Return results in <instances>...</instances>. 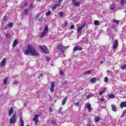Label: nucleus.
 <instances>
[{"instance_id": "obj_14", "label": "nucleus", "mask_w": 126, "mask_h": 126, "mask_svg": "<svg viewBox=\"0 0 126 126\" xmlns=\"http://www.w3.org/2000/svg\"><path fill=\"white\" fill-rule=\"evenodd\" d=\"M120 107L121 108H124V107H126V101L121 102Z\"/></svg>"}, {"instance_id": "obj_40", "label": "nucleus", "mask_w": 126, "mask_h": 126, "mask_svg": "<svg viewBox=\"0 0 126 126\" xmlns=\"http://www.w3.org/2000/svg\"><path fill=\"white\" fill-rule=\"evenodd\" d=\"M60 3H56L55 5H54V6L57 7L58 6H60Z\"/></svg>"}, {"instance_id": "obj_12", "label": "nucleus", "mask_w": 126, "mask_h": 126, "mask_svg": "<svg viewBox=\"0 0 126 126\" xmlns=\"http://www.w3.org/2000/svg\"><path fill=\"white\" fill-rule=\"evenodd\" d=\"M86 106H87L88 111H89V112H91V111H92V108L91 107V104L89 103H86Z\"/></svg>"}, {"instance_id": "obj_35", "label": "nucleus", "mask_w": 126, "mask_h": 126, "mask_svg": "<svg viewBox=\"0 0 126 126\" xmlns=\"http://www.w3.org/2000/svg\"><path fill=\"white\" fill-rule=\"evenodd\" d=\"M60 74H61L62 76H63L64 75V72L63 71H60Z\"/></svg>"}, {"instance_id": "obj_44", "label": "nucleus", "mask_w": 126, "mask_h": 126, "mask_svg": "<svg viewBox=\"0 0 126 126\" xmlns=\"http://www.w3.org/2000/svg\"><path fill=\"white\" fill-rule=\"evenodd\" d=\"M33 7V4H30V6H29V8H32Z\"/></svg>"}, {"instance_id": "obj_1", "label": "nucleus", "mask_w": 126, "mask_h": 126, "mask_svg": "<svg viewBox=\"0 0 126 126\" xmlns=\"http://www.w3.org/2000/svg\"><path fill=\"white\" fill-rule=\"evenodd\" d=\"M24 54L26 56H39L38 52L36 51V49L32 45H28V49L24 51Z\"/></svg>"}, {"instance_id": "obj_47", "label": "nucleus", "mask_w": 126, "mask_h": 126, "mask_svg": "<svg viewBox=\"0 0 126 126\" xmlns=\"http://www.w3.org/2000/svg\"><path fill=\"white\" fill-rule=\"evenodd\" d=\"M105 101V99L103 98H102L101 99H100V101L103 102Z\"/></svg>"}, {"instance_id": "obj_24", "label": "nucleus", "mask_w": 126, "mask_h": 126, "mask_svg": "<svg viewBox=\"0 0 126 126\" xmlns=\"http://www.w3.org/2000/svg\"><path fill=\"white\" fill-rule=\"evenodd\" d=\"M96 80H97V79L96 78L94 77V78H93L92 79H91L90 81L91 83H94L95 82Z\"/></svg>"}, {"instance_id": "obj_56", "label": "nucleus", "mask_w": 126, "mask_h": 126, "mask_svg": "<svg viewBox=\"0 0 126 126\" xmlns=\"http://www.w3.org/2000/svg\"><path fill=\"white\" fill-rule=\"evenodd\" d=\"M7 29V27H4V30H6Z\"/></svg>"}, {"instance_id": "obj_2", "label": "nucleus", "mask_w": 126, "mask_h": 126, "mask_svg": "<svg viewBox=\"0 0 126 126\" xmlns=\"http://www.w3.org/2000/svg\"><path fill=\"white\" fill-rule=\"evenodd\" d=\"M39 48H40L41 50H42L43 53L45 54H49V51L46 46L40 45L39 46Z\"/></svg>"}, {"instance_id": "obj_11", "label": "nucleus", "mask_w": 126, "mask_h": 126, "mask_svg": "<svg viewBox=\"0 0 126 126\" xmlns=\"http://www.w3.org/2000/svg\"><path fill=\"white\" fill-rule=\"evenodd\" d=\"M82 50H83L82 47H79V46H76L75 47H74V49H73V51H74V52H76L77 50L81 51Z\"/></svg>"}, {"instance_id": "obj_53", "label": "nucleus", "mask_w": 126, "mask_h": 126, "mask_svg": "<svg viewBox=\"0 0 126 126\" xmlns=\"http://www.w3.org/2000/svg\"><path fill=\"white\" fill-rule=\"evenodd\" d=\"M63 0H58V2L60 3L61 1H63Z\"/></svg>"}, {"instance_id": "obj_5", "label": "nucleus", "mask_w": 126, "mask_h": 126, "mask_svg": "<svg viewBox=\"0 0 126 126\" xmlns=\"http://www.w3.org/2000/svg\"><path fill=\"white\" fill-rule=\"evenodd\" d=\"M55 82H52L51 86H50V92L54 93L55 92Z\"/></svg>"}, {"instance_id": "obj_32", "label": "nucleus", "mask_w": 126, "mask_h": 126, "mask_svg": "<svg viewBox=\"0 0 126 126\" xmlns=\"http://www.w3.org/2000/svg\"><path fill=\"white\" fill-rule=\"evenodd\" d=\"M10 36H11V35H10V33H8L6 34V38L8 39L10 37Z\"/></svg>"}, {"instance_id": "obj_22", "label": "nucleus", "mask_w": 126, "mask_h": 126, "mask_svg": "<svg viewBox=\"0 0 126 126\" xmlns=\"http://www.w3.org/2000/svg\"><path fill=\"white\" fill-rule=\"evenodd\" d=\"M9 78L8 77H6L5 79H4L3 80V84L5 85L7 84V81H8Z\"/></svg>"}, {"instance_id": "obj_43", "label": "nucleus", "mask_w": 126, "mask_h": 126, "mask_svg": "<svg viewBox=\"0 0 126 126\" xmlns=\"http://www.w3.org/2000/svg\"><path fill=\"white\" fill-rule=\"evenodd\" d=\"M80 103L79 102H76L75 103V105L76 106H78L79 105V104H80Z\"/></svg>"}, {"instance_id": "obj_16", "label": "nucleus", "mask_w": 126, "mask_h": 126, "mask_svg": "<svg viewBox=\"0 0 126 126\" xmlns=\"http://www.w3.org/2000/svg\"><path fill=\"white\" fill-rule=\"evenodd\" d=\"M111 110H112L113 112H117V107L114 104L111 105Z\"/></svg>"}, {"instance_id": "obj_27", "label": "nucleus", "mask_w": 126, "mask_h": 126, "mask_svg": "<svg viewBox=\"0 0 126 126\" xmlns=\"http://www.w3.org/2000/svg\"><path fill=\"white\" fill-rule=\"evenodd\" d=\"M51 11H48V12H47L46 13V16H48L51 15Z\"/></svg>"}, {"instance_id": "obj_59", "label": "nucleus", "mask_w": 126, "mask_h": 126, "mask_svg": "<svg viewBox=\"0 0 126 126\" xmlns=\"http://www.w3.org/2000/svg\"><path fill=\"white\" fill-rule=\"evenodd\" d=\"M67 23H66V24H67Z\"/></svg>"}, {"instance_id": "obj_39", "label": "nucleus", "mask_w": 126, "mask_h": 126, "mask_svg": "<svg viewBox=\"0 0 126 126\" xmlns=\"http://www.w3.org/2000/svg\"><path fill=\"white\" fill-rule=\"evenodd\" d=\"M51 58H50L49 57H46V61H47L49 62L50 61H51Z\"/></svg>"}, {"instance_id": "obj_55", "label": "nucleus", "mask_w": 126, "mask_h": 126, "mask_svg": "<svg viewBox=\"0 0 126 126\" xmlns=\"http://www.w3.org/2000/svg\"><path fill=\"white\" fill-rule=\"evenodd\" d=\"M62 110V107L60 108L59 111H61Z\"/></svg>"}, {"instance_id": "obj_34", "label": "nucleus", "mask_w": 126, "mask_h": 126, "mask_svg": "<svg viewBox=\"0 0 126 126\" xmlns=\"http://www.w3.org/2000/svg\"><path fill=\"white\" fill-rule=\"evenodd\" d=\"M8 27H13V23L12 22L9 23V25H7Z\"/></svg>"}, {"instance_id": "obj_57", "label": "nucleus", "mask_w": 126, "mask_h": 126, "mask_svg": "<svg viewBox=\"0 0 126 126\" xmlns=\"http://www.w3.org/2000/svg\"><path fill=\"white\" fill-rule=\"evenodd\" d=\"M105 58H103V61H105Z\"/></svg>"}, {"instance_id": "obj_19", "label": "nucleus", "mask_w": 126, "mask_h": 126, "mask_svg": "<svg viewBox=\"0 0 126 126\" xmlns=\"http://www.w3.org/2000/svg\"><path fill=\"white\" fill-rule=\"evenodd\" d=\"M13 112H14L13 108L11 107V108H10V110L9 111V116H10L11 115H12V114L13 113Z\"/></svg>"}, {"instance_id": "obj_48", "label": "nucleus", "mask_w": 126, "mask_h": 126, "mask_svg": "<svg viewBox=\"0 0 126 126\" xmlns=\"http://www.w3.org/2000/svg\"><path fill=\"white\" fill-rule=\"evenodd\" d=\"M39 17H40V15H36V16H35V19H38V18Z\"/></svg>"}, {"instance_id": "obj_15", "label": "nucleus", "mask_w": 126, "mask_h": 126, "mask_svg": "<svg viewBox=\"0 0 126 126\" xmlns=\"http://www.w3.org/2000/svg\"><path fill=\"white\" fill-rule=\"evenodd\" d=\"M18 44V41L17 39H15L13 41V45H12L13 48L16 47V45Z\"/></svg>"}, {"instance_id": "obj_28", "label": "nucleus", "mask_w": 126, "mask_h": 126, "mask_svg": "<svg viewBox=\"0 0 126 126\" xmlns=\"http://www.w3.org/2000/svg\"><path fill=\"white\" fill-rule=\"evenodd\" d=\"M94 25L95 26H98L99 25V21H94Z\"/></svg>"}, {"instance_id": "obj_13", "label": "nucleus", "mask_w": 126, "mask_h": 126, "mask_svg": "<svg viewBox=\"0 0 126 126\" xmlns=\"http://www.w3.org/2000/svg\"><path fill=\"white\" fill-rule=\"evenodd\" d=\"M65 49H66V48L64 47V46H63L62 44L58 45V46H57L58 50H64Z\"/></svg>"}, {"instance_id": "obj_4", "label": "nucleus", "mask_w": 126, "mask_h": 126, "mask_svg": "<svg viewBox=\"0 0 126 126\" xmlns=\"http://www.w3.org/2000/svg\"><path fill=\"white\" fill-rule=\"evenodd\" d=\"M16 114H14L11 118V119H10V124H11V125L14 124V123H16Z\"/></svg>"}, {"instance_id": "obj_9", "label": "nucleus", "mask_w": 126, "mask_h": 126, "mask_svg": "<svg viewBox=\"0 0 126 126\" xmlns=\"http://www.w3.org/2000/svg\"><path fill=\"white\" fill-rule=\"evenodd\" d=\"M6 63V59L3 58L2 59L1 63H0V66L3 67L5 66V64Z\"/></svg>"}, {"instance_id": "obj_42", "label": "nucleus", "mask_w": 126, "mask_h": 126, "mask_svg": "<svg viewBox=\"0 0 126 126\" xmlns=\"http://www.w3.org/2000/svg\"><path fill=\"white\" fill-rule=\"evenodd\" d=\"M59 15L61 17H63V12H59Z\"/></svg>"}, {"instance_id": "obj_20", "label": "nucleus", "mask_w": 126, "mask_h": 126, "mask_svg": "<svg viewBox=\"0 0 126 126\" xmlns=\"http://www.w3.org/2000/svg\"><path fill=\"white\" fill-rule=\"evenodd\" d=\"M125 4H126V0H121V5L124 6H125Z\"/></svg>"}, {"instance_id": "obj_46", "label": "nucleus", "mask_w": 126, "mask_h": 126, "mask_svg": "<svg viewBox=\"0 0 126 126\" xmlns=\"http://www.w3.org/2000/svg\"><path fill=\"white\" fill-rule=\"evenodd\" d=\"M18 83V81H15V82L13 83V85H16Z\"/></svg>"}, {"instance_id": "obj_31", "label": "nucleus", "mask_w": 126, "mask_h": 126, "mask_svg": "<svg viewBox=\"0 0 126 126\" xmlns=\"http://www.w3.org/2000/svg\"><path fill=\"white\" fill-rule=\"evenodd\" d=\"M113 23H116L117 24H119L120 22L119 21H117L116 19H113Z\"/></svg>"}, {"instance_id": "obj_29", "label": "nucleus", "mask_w": 126, "mask_h": 126, "mask_svg": "<svg viewBox=\"0 0 126 126\" xmlns=\"http://www.w3.org/2000/svg\"><path fill=\"white\" fill-rule=\"evenodd\" d=\"M93 96V94H92L87 95V99H90L91 97H92Z\"/></svg>"}, {"instance_id": "obj_8", "label": "nucleus", "mask_w": 126, "mask_h": 126, "mask_svg": "<svg viewBox=\"0 0 126 126\" xmlns=\"http://www.w3.org/2000/svg\"><path fill=\"white\" fill-rule=\"evenodd\" d=\"M38 117H39V115H35V117H34V118H33V121L34 122H35V125L38 124Z\"/></svg>"}, {"instance_id": "obj_6", "label": "nucleus", "mask_w": 126, "mask_h": 126, "mask_svg": "<svg viewBox=\"0 0 126 126\" xmlns=\"http://www.w3.org/2000/svg\"><path fill=\"white\" fill-rule=\"evenodd\" d=\"M119 45V44L118 43V41L117 40H115L114 42H113V49H117Z\"/></svg>"}, {"instance_id": "obj_10", "label": "nucleus", "mask_w": 126, "mask_h": 126, "mask_svg": "<svg viewBox=\"0 0 126 126\" xmlns=\"http://www.w3.org/2000/svg\"><path fill=\"white\" fill-rule=\"evenodd\" d=\"M77 1V0H72V2L74 3V6L79 7L80 6V2H75Z\"/></svg>"}, {"instance_id": "obj_49", "label": "nucleus", "mask_w": 126, "mask_h": 126, "mask_svg": "<svg viewBox=\"0 0 126 126\" xmlns=\"http://www.w3.org/2000/svg\"><path fill=\"white\" fill-rule=\"evenodd\" d=\"M49 111H50V112H53V108H50V110H49Z\"/></svg>"}, {"instance_id": "obj_7", "label": "nucleus", "mask_w": 126, "mask_h": 126, "mask_svg": "<svg viewBox=\"0 0 126 126\" xmlns=\"http://www.w3.org/2000/svg\"><path fill=\"white\" fill-rule=\"evenodd\" d=\"M85 25H82L80 27L77 28V34H81L82 32L83 28L85 27Z\"/></svg>"}, {"instance_id": "obj_33", "label": "nucleus", "mask_w": 126, "mask_h": 126, "mask_svg": "<svg viewBox=\"0 0 126 126\" xmlns=\"http://www.w3.org/2000/svg\"><path fill=\"white\" fill-rule=\"evenodd\" d=\"M104 91H100L99 93H98V94H99L100 96H101L103 93H104Z\"/></svg>"}, {"instance_id": "obj_41", "label": "nucleus", "mask_w": 126, "mask_h": 126, "mask_svg": "<svg viewBox=\"0 0 126 126\" xmlns=\"http://www.w3.org/2000/svg\"><path fill=\"white\" fill-rule=\"evenodd\" d=\"M92 72V70H89L87 72H85V74H88V73H90Z\"/></svg>"}, {"instance_id": "obj_17", "label": "nucleus", "mask_w": 126, "mask_h": 126, "mask_svg": "<svg viewBox=\"0 0 126 126\" xmlns=\"http://www.w3.org/2000/svg\"><path fill=\"white\" fill-rule=\"evenodd\" d=\"M67 99H68L67 96H65L64 98H63V102H62V104H63V105H64L65 104L66 101L67 100Z\"/></svg>"}, {"instance_id": "obj_54", "label": "nucleus", "mask_w": 126, "mask_h": 126, "mask_svg": "<svg viewBox=\"0 0 126 126\" xmlns=\"http://www.w3.org/2000/svg\"><path fill=\"white\" fill-rule=\"evenodd\" d=\"M103 63V61H100V64H101L102 63Z\"/></svg>"}, {"instance_id": "obj_3", "label": "nucleus", "mask_w": 126, "mask_h": 126, "mask_svg": "<svg viewBox=\"0 0 126 126\" xmlns=\"http://www.w3.org/2000/svg\"><path fill=\"white\" fill-rule=\"evenodd\" d=\"M48 31V26H45V29L43 30L42 32H41V34L40 35L41 38H43L47 34Z\"/></svg>"}, {"instance_id": "obj_58", "label": "nucleus", "mask_w": 126, "mask_h": 126, "mask_svg": "<svg viewBox=\"0 0 126 126\" xmlns=\"http://www.w3.org/2000/svg\"><path fill=\"white\" fill-rule=\"evenodd\" d=\"M26 126H28V125H27Z\"/></svg>"}, {"instance_id": "obj_45", "label": "nucleus", "mask_w": 126, "mask_h": 126, "mask_svg": "<svg viewBox=\"0 0 126 126\" xmlns=\"http://www.w3.org/2000/svg\"><path fill=\"white\" fill-rule=\"evenodd\" d=\"M57 6H54L53 7H52V10H54L55 9H56V8H57Z\"/></svg>"}, {"instance_id": "obj_21", "label": "nucleus", "mask_w": 126, "mask_h": 126, "mask_svg": "<svg viewBox=\"0 0 126 126\" xmlns=\"http://www.w3.org/2000/svg\"><path fill=\"white\" fill-rule=\"evenodd\" d=\"M20 126H24V122L22 118H20Z\"/></svg>"}, {"instance_id": "obj_18", "label": "nucleus", "mask_w": 126, "mask_h": 126, "mask_svg": "<svg viewBox=\"0 0 126 126\" xmlns=\"http://www.w3.org/2000/svg\"><path fill=\"white\" fill-rule=\"evenodd\" d=\"M110 9L111 10H114L116 9V4H114V3H113L112 4H111L110 5Z\"/></svg>"}, {"instance_id": "obj_51", "label": "nucleus", "mask_w": 126, "mask_h": 126, "mask_svg": "<svg viewBox=\"0 0 126 126\" xmlns=\"http://www.w3.org/2000/svg\"><path fill=\"white\" fill-rule=\"evenodd\" d=\"M27 5H28V3H25L24 4V6H27Z\"/></svg>"}, {"instance_id": "obj_52", "label": "nucleus", "mask_w": 126, "mask_h": 126, "mask_svg": "<svg viewBox=\"0 0 126 126\" xmlns=\"http://www.w3.org/2000/svg\"><path fill=\"white\" fill-rule=\"evenodd\" d=\"M52 123L54 125H55V123H56V122H55L54 121H53L52 122Z\"/></svg>"}, {"instance_id": "obj_38", "label": "nucleus", "mask_w": 126, "mask_h": 126, "mask_svg": "<svg viewBox=\"0 0 126 126\" xmlns=\"http://www.w3.org/2000/svg\"><path fill=\"white\" fill-rule=\"evenodd\" d=\"M105 82H107L108 81V78L107 77H105V80H104Z\"/></svg>"}, {"instance_id": "obj_37", "label": "nucleus", "mask_w": 126, "mask_h": 126, "mask_svg": "<svg viewBox=\"0 0 126 126\" xmlns=\"http://www.w3.org/2000/svg\"><path fill=\"white\" fill-rule=\"evenodd\" d=\"M74 29H75V26H74V25L70 26V30H73Z\"/></svg>"}, {"instance_id": "obj_30", "label": "nucleus", "mask_w": 126, "mask_h": 126, "mask_svg": "<svg viewBox=\"0 0 126 126\" xmlns=\"http://www.w3.org/2000/svg\"><path fill=\"white\" fill-rule=\"evenodd\" d=\"M29 11V10L28 9H26V10H24V14L25 15H28V12Z\"/></svg>"}, {"instance_id": "obj_23", "label": "nucleus", "mask_w": 126, "mask_h": 126, "mask_svg": "<svg viewBox=\"0 0 126 126\" xmlns=\"http://www.w3.org/2000/svg\"><path fill=\"white\" fill-rule=\"evenodd\" d=\"M109 99H114L115 98V95L114 94H109Z\"/></svg>"}, {"instance_id": "obj_26", "label": "nucleus", "mask_w": 126, "mask_h": 126, "mask_svg": "<svg viewBox=\"0 0 126 126\" xmlns=\"http://www.w3.org/2000/svg\"><path fill=\"white\" fill-rule=\"evenodd\" d=\"M94 120L95 121V123L99 122L100 118L98 116H97L95 118V119H94Z\"/></svg>"}, {"instance_id": "obj_36", "label": "nucleus", "mask_w": 126, "mask_h": 126, "mask_svg": "<svg viewBox=\"0 0 126 126\" xmlns=\"http://www.w3.org/2000/svg\"><path fill=\"white\" fill-rule=\"evenodd\" d=\"M3 19V21H4V22H6L7 20V17L5 16H4Z\"/></svg>"}, {"instance_id": "obj_25", "label": "nucleus", "mask_w": 126, "mask_h": 126, "mask_svg": "<svg viewBox=\"0 0 126 126\" xmlns=\"http://www.w3.org/2000/svg\"><path fill=\"white\" fill-rule=\"evenodd\" d=\"M121 69L122 70H125L126 69V64H124V65H122V66H121Z\"/></svg>"}, {"instance_id": "obj_50", "label": "nucleus", "mask_w": 126, "mask_h": 126, "mask_svg": "<svg viewBox=\"0 0 126 126\" xmlns=\"http://www.w3.org/2000/svg\"><path fill=\"white\" fill-rule=\"evenodd\" d=\"M43 76V74H40V75H39V76H38V78H40V77H42Z\"/></svg>"}]
</instances>
